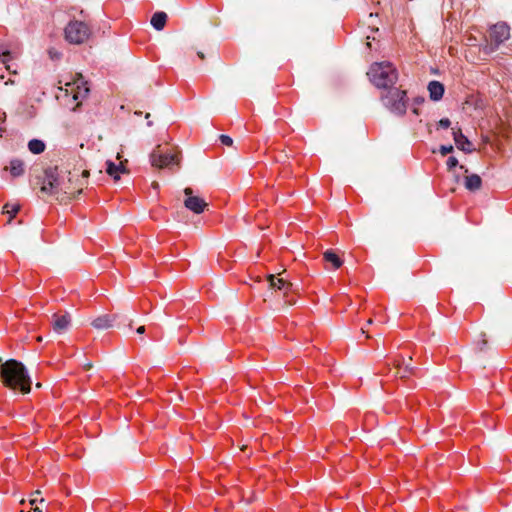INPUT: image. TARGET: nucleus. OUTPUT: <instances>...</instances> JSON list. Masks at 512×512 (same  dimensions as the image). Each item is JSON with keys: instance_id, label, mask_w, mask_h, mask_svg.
Masks as SVG:
<instances>
[{"instance_id": "f257e3e1", "label": "nucleus", "mask_w": 512, "mask_h": 512, "mask_svg": "<svg viewBox=\"0 0 512 512\" xmlns=\"http://www.w3.org/2000/svg\"><path fill=\"white\" fill-rule=\"evenodd\" d=\"M0 378L3 385L13 391L27 394L31 391V379L25 366L14 359L7 360L0 366Z\"/></svg>"}, {"instance_id": "f03ea898", "label": "nucleus", "mask_w": 512, "mask_h": 512, "mask_svg": "<svg viewBox=\"0 0 512 512\" xmlns=\"http://www.w3.org/2000/svg\"><path fill=\"white\" fill-rule=\"evenodd\" d=\"M367 76L374 86L385 90L396 84L398 71L391 62H375L371 64Z\"/></svg>"}, {"instance_id": "7ed1b4c3", "label": "nucleus", "mask_w": 512, "mask_h": 512, "mask_svg": "<svg viewBox=\"0 0 512 512\" xmlns=\"http://www.w3.org/2000/svg\"><path fill=\"white\" fill-rule=\"evenodd\" d=\"M381 100L385 107L391 112L404 115L407 110V96L406 91L397 87H390L385 89V93L382 94Z\"/></svg>"}, {"instance_id": "20e7f679", "label": "nucleus", "mask_w": 512, "mask_h": 512, "mask_svg": "<svg viewBox=\"0 0 512 512\" xmlns=\"http://www.w3.org/2000/svg\"><path fill=\"white\" fill-rule=\"evenodd\" d=\"M89 177V171L83 170L81 172V178L77 174L70 171L66 172L65 180L62 181L60 187V194L66 195L68 198H73L79 195Z\"/></svg>"}, {"instance_id": "39448f33", "label": "nucleus", "mask_w": 512, "mask_h": 512, "mask_svg": "<svg viewBox=\"0 0 512 512\" xmlns=\"http://www.w3.org/2000/svg\"><path fill=\"white\" fill-rule=\"evenodd\" d=\"M66 172L60 170L57 166L49 167L44 172V179L41 186V192L48 195H60L62 181L65 180Z\"/></svg>"}, {"instance_id": "423d86ee", "label": "nucleus", "mask_w": 512, "mask_h": 512, "mask_svg": "<svg viewBox=\"0 0 512 512\" xmlns=\"http://www.w3.org/2000/svg\"><path fill=\"white\" fill-rule=\"evenodd\" d=\"M509 37L510 28L506 23L499 22L493 25L489 30L485 51L487 53H492L499 47L500 44L509 39Z\"/></svg>"}, {"instance_id": "0eeeda50", "label": "nucleus", "mask_w": 512, "mask_h": 512, "mask_svg": "<svg viewBox=\"0 0 512 512\" xmlns=\"http://www.w3.org/2000/svg\"><path fill=\"white\" fill-rule=\"evenodd\" d=\"M65 39L71 44H82L90 36L91 31L87 24L82 21H70L66 26Z\"/></svg>"}, {"instance_id": "6e6552de", "label": "nucleus", "mask_w": 512, "mask_h": 512, "mask_svg": "<svg viewBox=\"0 0 512 512\" xmlns=\"http://www.w3.org/2000/svg\"><path fill=\"white\" fill-rule=\"evenodd\" d=\"M150 162L153 167L163 169L171 168L173 165L179 166L180 159L177 153L165 152L158 145L150 154Z\"/></svg>"}, {"instance_id": "1a4fd4ad", "label": "nucleus", "mask_w": 512, "mask_h": 512, "mask_svg": "<svg viewBox=\"0 0 512 512\" xmlns=\"http://www.w3.org/2000/svg\"><path fill=\"white\" fill-rule=\"evenodd\" d=\"M184 194H185L184 206L188 210L192 211L195 214H200V213L204 212V210L207 208V206H208L207 202L203 198H201L197 195H194L192 188L186 187L184 189Z\"/></svg>"}, {"instance_id": "9d476101", "label": "nucleus", "mask_w": 512, "mask_h": 512, "mask_svg": "<svg viewBox=\"0 0 512 512\" xmlns=\"http://www.w3.org/2000/svg\"><path fill=\"white\" fill-rule=\"evenodd\" d=\"M267 279L269 281V287L281 291L284 296H287L288 292L292 289V283L283 278L281 274H278V276L270 274L267 276Z\"/></svg>"}, {"instance_id": "9b49d317", "label": "nucleus", "mask_w": 512, "mask_h": 512, "mask_svg": "<svg viewBox=\"0 0 512 512\" xmlns=\"http://www.w3.org/2000/svg\"><path fill=\"white\" fill-rule=\"evenodd\" d=\"M66 86H67L66 92L71 93L73 99L76 101H78L80 99H84L89 93V88L86 86V83H81V84L68 83V84H66Z\"/></svg>"}, {"instance_id": "f8f14e48", "label": "nucleus", "mask_w": 512, "mask_h": 512, "mask_svg": "<svg viewBox=\"0 0 512 512\" xmlns=\"http://www.w3.org/2000/svg\"><path fill=\"white\" fill-rule=\"evenodd\" d=\"M71 318L68 313L63 315H53V330L57 333H62L70 326Z\"/></svg>"}, {"instance_id": "ddd939ff", "label": "nucleus", "mask_w": 512, "mask_h": 512, "mask_svg": "<svg viewBox=\"0 0 512 512\" xmlns=\"http://www.w3.org/2000/svg\"><path fill=\"white\" fill-rule=\"evenodd\" d=\"M453 138L455 141V144L458 149L464 151V152H471L472 151V144L467 139L465 135H463L461 129H453Z\"/></svg>"}, {"instance_id": "4468645a", "label": "nucleus", "mask_w": 512, "mask_h": 512, "mask_svg": "<svg viewBox=\"0 0 512 512\" xmlns=\"http://www.w3.org/2000/svg\"><path fill=\"white\" fill-rule=\"evenodd\" d=\"M127 160H125V163ZM126 168L124 162L121 161L119 164H115L114 162L108 160L106 162V173L111 176L115 181L120 179V174L125 173Z\"/></svg>"}, {"instance_id": "2eb2a0df", "label": "nucleus", "mask_w": 512, "mask_h": 512, "mask_svg": "<svg viewBox=\"0 0 512 512\" xmlns=\"http://www.w3.org/2000/svg\"><path fill=\"white\" fill-rule=\"evenodd\" d=\"M115 319V315L104 314L95 318L91 324L94 328L99 330L108 329L112 327V324L115 321Z\"/></svg>"}, {"instance_id": "dca6fc26", "label": "nucleus", "mask_w": 512, "mask_h": 512, "mask_svg": "<svg viewBox=\"0 0 512 512\" xmlns=\"http://www.w3.org/2000/svg\"><path fill=\"white\" fill-rule=\"evenodd\" d=\"M5 45H0V61L5 65V70L11 72V66L8 64L9 61L16 58L18 53L13 52L7 48ZM13 74H16V70L12 71Z\"/></svg>"}, {"instance_id": "f3484780", "label": "nucleus", "mask_w": 512, "mask_h": 512, "mask_svg": "<svg viewBox=\"0 0 512 512\" xmlns=\"http://www.w3.org/2000/svg\"><path fill=\"white\" fill-rule=\"evenodd\" d=\"M428 91L431 100L439 101L442 99L445 89L444 85L439 81H431L428 84Z\"/></svg>"}, {"instance_id": "a211bd4d", "label": "nucleus", "mask_w": 512, "mask_h": 512, "mask_svg": "<svg viewBox=\"0 0 512 512\" xmlns=\"http://www.w3.org/2000/svg\"><path fill=\"white\" fill-rule=\"evenodd\" d=\"M323 258L326 263L331 264L333 269H338L343 264V261L340 259V257L331 249L323 253Z\"/></svg>"}, {"instance_id": "6ab92c4d", "label": "nucleus", "mask_w": 512, "mask_h": 512, "mask_svg": "<svg viewBox=\"0 0 512 512\" xmlns=\"http://www.w3.org/2000/svg\"><path fill=\"white\" fill-rule=\"evenodd\" d=\"M5 170H9L13 177L21 176L24 173V163L19 159H13L9 166L5 167Z\"/></svg>"}, {"instance_id": "aec40b11", "label": "nucleus", "mask_w": 512, "mask_h": 512, "mask_svg": "<svg viewBox=\"0 0 512 512\" xmlns=\"http://www.w3.org/2000/svg\"><path fill=\"white\" fill-rule=\"evenodd\" d=\"M465 187L470 191H476L481 188L482 180L477 174H471L465 177Z\"/></svg>"}, {"instance_id": "412c9836", "label": "nucleus", "mask_w": 512, "mask_h": 512, "mask_svg": "<svg viewBox=\"0 0 512 512\" xmlns=\"http://www.w3.org/2000/svg\"><path fill=\"white\" fill-rule=\"evenodd\" d=\"M167 15L164 12H156L153 14L151 18V25L156 30H162L166 24Z\"/></svg>"}, {"instance_id": "4be33fe9", "label": "nucleus", "mask_w": 512, "mask_h": 512, "mask_svg": "<svg viewBox=\"0 0 512 512\" xmlns=\"http://www.w3.org/2000/svg\"><path fill=\"white\" fill-rule=\"evenodd\" d=\"M395 367L397 369L395 372V377L403 379L413 374V368L410 367L409 365H405L402 367L400 360L395 361Z\"/></svg>"}, {"instance_id": "5701e85b", "label": "nucleus", "mask_w": 512, "mask_h": 512, "mask_svg": "<svg viewBox=\"0 0 512 512\" xmlns=\"http://www.w3.org/2000/svg\"><path fill=\"white\" fill-rule=\"evenodd\" d=\"M45 143L39 139H32L28 143V148L33 154H40L45 150Z\"/></svg>"}, {"instance_id": "b1692460", "label": "nucleus", "mask_w": 512, "mask_h": 512, "mask_svg": "<svg viewBox=\"0 0 512 512\" xmlns=\"http://www.w3.org/2000/svg\"><path fill=\"white\" fill-rule=\"evenodd\" d=\"M20 205L17 203H7L3 207V213L9 215L8 223H11L12 218L19 212Z\"/></svg>"}, {"instance_id": "393cba45", "label": "nucleus", "mask_w": 512, "mask_h": 512, "mask_svg": "<svg viewBox=\"0 0 512 512\" xmlns=\"http://www.w3.org/2000/svg\"><path fill=\"white\" fill-rule=\"evenodd\" d=\"M219 139L221 143L225 146H232L233 144V139L228 135H220Z\"/></svg>"}, {"instance_id": "a878e982", "label": "nucleus", "mask_w": 512, "mask_h": 512, "mask_svg": "<svg viewBox=\"0 0 512 512\" xmlns=\"http://www.w3.org/2000/svg\"><path fill=\"white\" fill-rule=\"evenodd\" d=\"M457 165H458V160L455 157L451 156V157L448 158V160H447V167H448V169H453Z\"/></svg>"}, {"instance_id": "bb28decb", "label": "nucleus", "mask_w": 512, "mask_h": 512, "mask_svg": "<svg viewBox=\"0 0 512 512\" xmlns=\"http://www.w3.org/2000/svg\"><path fill=\"white\" fill-rule=\"evenodd\" d=\"M452 151H453V146H451V145H449V146H445V145H443V146H441V147H440V153H441L443 156H445V155H447V154L451 153Z\"/></svg>"}, {"instance_id": "cd10ccee", "label": "nucleus", "mask_w": 512, "mask_h": 512, "mask_svg": "<svg viewBox=\"0 0 512 512\" xmlns=\"http://www.w3.org/2000/svg\"><path fill=\"white\" fill-rule=\"evenodd\" d=\"M451 125V122L448 118H443L439 121V126L442 128H448Z\"/></svg>"}, {"instance_id": "c85d7f7f", "label": "nucleus", "mask_w": 512, "mask_h": 512, "mask_svg": "<svg viewBox=\"0 0 512 512\" xmlns=\"http://www.w3.org/2000/svg\"><path fill=\"white\" fill-rule=\"evenodd\" d=\"M40 493H41V492H40V490H37V491H35V492L33 493V496H34V497H33V498H31V499H30V501H29V503H30L31 505H34V504H36V503L38 502V499H37V496H36V495H39Z\"/></svg>"}, {"instance_id": "c756f323", "label": "nucleus", "mask_w": 512, "mask_h": 512, "mask_svg": "<svg viewBox=\"0 0 512 512\" xmlns=\"http://www.w3.org/2000/svg\"><path fill=\"white\" fill-rule=\"evenodd\" d=\"M487 345V340L483 338L481 342L478 343V349L480 351L484 350L485 346Z\"/></svg>"}, {"instance_id": "7c9ffc66", "label": "nucleus", "mask_w": 512, "mask_h": 512, "mask_svg": "<svg viewBox=\"0 0 512 512\" xmlns=\"http://www.w3.org/2000/svg\"><path fill=\"white\" fill-rule=\"evenodd\" d=\"M145 332V326H140L137 328V333L143 334Z\"/></svg>"}, {"instance_id": "2f4dec72", "label": "nucleus", "mask_w": 512, "mask_h": 512, "mask_svg": "<svg viewBox=\"0 0 512 512\" xmlns=\"http://www.w3.org/2000/svg\"><path fill=\"white\" fill-rule=\"evenodd\" d=\"M197 55H198V57H199L200 59H202V60L205 58V56H204V53H203V52H200V51H199V52L197 53Z\"/></svg>"}, {"instance_id": "473e14b6", "label": "nucleus", "mask_w": 512, "mask_h": 512, "mask_svg": "<svg viewBox=\"0 0 512 512\" xmlns=\"http://www.w3.org/2000/svg\"><path fill=\"white\" fill-rule=\"evenodd\" d=\"M49 54H50L51 58L58 56L57 53H54L52 50L49 51Z\"/></svg>"}, {"instance_id": "72a5a7b5", "label": "nucleus", "mask_w": 512, "mask_h": 512, "mask_svg": "<svg viewBox=\"0 0 512 512\" xmlns=\"http://www.w3.org/2000/svg\"><path fill=\"white\" fill-rule=\"evenodd\" d=\"M152 187H153L154 189H158V188H159V184H158L157 182H153V183H152Z\"/></svg>"}, {"instance_id": "f704fd0d", "label": "nucleus", "mask_w": 512, "mask_h": 512, "mask_svg": "<svg viewBox=\"0 0 512 512\" xmlns=\"http://www.w3.org/2000/svg\"><path fill=\"white\" fill-rule=\"evenodd\" d=\"M4 79L3 69H0V80Z\"/></svg>"}, {"instance_id": "c9c22d12", "label": "nucleus", "mask_w": 512, "mask_h": 512, "mask_svg": "<svg viewBox=\"0 0 512 512\" xmlns=\"http://www.w3.org/2000/svg\"><path fill=\"white\" fill-rule=\"evenodd\" d=\"M13 83H14V81H13V80H11V79H9V80L5 81V85L13 84Z\"/></svg>"}, {"instance_id": "e433bc0d", "label": "nucleus", "mask_w": 512, "mask_h": 512, "mask_svg": "<svg viewBox=\"0 0 512 512\" xmlns=\"http://www.w3.org/2000/svg\"><path fill=\"white\" fill-rule=\"evenodd\" d=\"M34 512H42V510H41L38 506H36V507L34 508Z\"/></svg>"}, {"instance_id": "4c0bfd02", "label": "nucleus", "mask_w": 512, "mask_h": 512, "mask_svg": "<svg viewBox=\"0 0 512 512\" xmlns=\"http://www.w3.org/2000/svg\"><path fill=\"white\" fill-rule=\"evenodd\" d=\"M37 341H38V342H41V341H42V337H41V336H39V337L37 338Z\"/></svg>"}, {"instance_id": "58836bf2", "label": "nucleus", "mask_w": 512, "mask_h": 512, "mask_svg": "<svg viewBox=\"0 0 512 512\" xmlns=\"http://www.w3.org/2000/svg\"><path fill=\"white\" fill-rule=\"evenodd\" d=\"M391 371V367L388 365L387 366V373Z\"/></svg>"}, {"instance_id": "ea45409f", "label": "nucleus", "mask_w": 512, "mask_h": 512, "mask_svg": "<svg viewBox=\"0 0 512 512\" xmlns=\"http://www.w3.org/2000/svg\"><path fill=\"white\" fill-rule=\"evenodd\" d=\"M372 322H373V320H372V319H369V320L367 321V323H368V324H372Z\"/></svg>"}, {"instance_id": "a19ab883", "label": "nucleus", "mask_w": 512, "mask_h": 512, "mask_svg": "<svg viewBox=\"0 0 512 512\" xmlns=\"http://www.w3.org/2000/svg\"><path fill=\"white\" fill-rule=\"evenodd\" d=\"M149 117H150V114H149V113H147V114H146V116H145V118H146V119H149Z\"/></svg>"}]
</instances>
